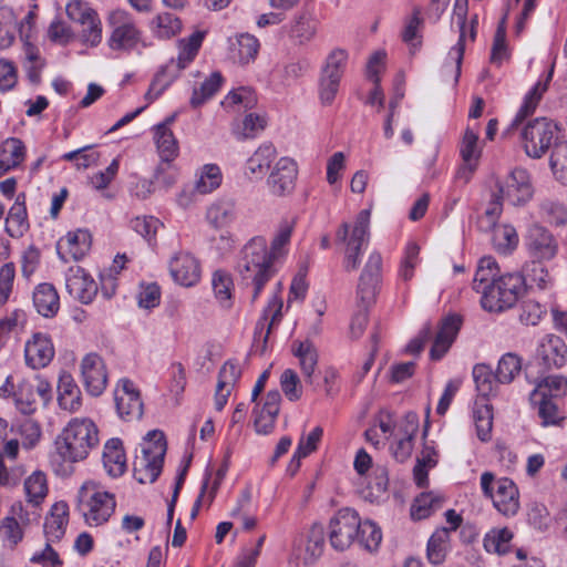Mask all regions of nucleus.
I'll use <instances>...</instances> for the list:
<instances>
[{"label": "nucleus", "mask_w": 567, "mask_h": 567, "mask_svg": "<svg viewBox=\"0 0 567 567\" xmlns=\"http://www.w3.org/2000/svg\"><path fill=\"white\" fill-rule=\"evenodd\" d=\"M359 544L369 553L379 549L382 542L381 528L371 520L360 522V529L357 536Z\"/></svg>", "instance_id": "51"}, {"label": "nucleus", "mask_w": 567, "mask_h": 567, "mask_svg": "<svg viewBox=\"0 0 567 567\" xmlns=\"http://www.w3.org/2000/svg\"><path fill=\"white\" fill-rule=\"evenodd\" d=\"M112 31L107 45L113 51L132 52L142 42V31L130 12L116 9L107 18Z\"/></svg>", "instance_id": "8"}, {"label": "nucleus", "mask_w": 567, "mask_h": 567, "mask_svg": "<svg viewBox=\"0 0 567 567\" xmlns=\"http://www.w3.org/2000/svg\"><path fill=\"white\" fill-rule=\"evenodd\" d=\"M78 511L90 526H100L113 515L115 496L96 481L84 482L78 491Z\"/></svg>", "instance_id": "5"}, {"label": "nucleus", "mask_w": 567, "mask_h": 567, "mask_svg": "<svg viewBox=\"0 0 567 567\" xmlns=\"http://www.w3.org/2000/svg\"><path fill=\"white\" fill-rule=\"evenodd\" d=\"M54 347L49 336L37 332L25 343V362L32 369L45 368L54 358Z\"/></svg>", "instance_id": "22"}, {"label": "nucleus", "mask_w": 567, "mask_h": 567, "mask_svg": "<svg viewBox=\"0 0 567 567\" xmlns=\"http://www.w3.org/2000/svg\"><path fill=\"white\" fill-rule=\"evenodd\" d=\"M212 287L215 298L223 308H230L233 302L234 281L231 275L223 269L214 271Z\"/></svg>", "instance_id": "45"}, {"label": "nucleus", "mask_w": 567, "mask_h": 567, "mask_svg": "<svg viewBox=\"0 0 567 567\" xmlns=\"http://www.w3.org/2000/svg\"><path fill=\"white\" fill-rule=\"evenodd\" d=\"M265 114L250 112L233 126V134L238 141L256 138L267 126Z\"/></svg>", "instance_id": "38"}, {"label": "nucleus", "mask_w": 567, "mask_h": 567, "mask_svg": "<svg viewBox=\"0 0 567 567\" xmlns=\"http://www.w3.org/2000/svg\"><path fill=\"white\" fill-rule=\"evenodd\" d=\"M522 359L515 353H506L498 360V383H509L519 374Z\"/></svg>", "instance_id": "62"}, {"label": "nucleus", "mask_w": 567, "mask_h": 567, "mask_svg": "<svg viewBox=\"0 0 567 567\" xmlns=\"http://www.w3.org/2000/svg\"><path fill=\"white\" fill-rule=\"evenodd\" d=\"M221 172L215 164L203 166L195 188L199 194H208L218 188L221 184Z\"/></svg>", "instance_id": "55"}, {"label": "nucleus", "mask_w": 567, "mask_h": 567, "mask_svg": "<svg viewBox=\"0 0 567 567\" xmlns=\"http://www.w3.org/2000/svg\"><path fill=\"white\" fill-rule=\"evenodd\" d=\"M117 413L125 421L138 420L143 415V402L138 390L128 379L118 381L114 391Z\"/></svg>", "instance_id": "16"}, {"label": "nucleus", "mask_w": 567, "mask_h": 567, "mask_svg": "<svg viewBox=\"0 0 567 567\" xmlns=\"http://www.w3.org/2000/svg\"><path fill=\"white\" fill-rule=\"evenodd\" d=\"M317 32L316 22L311 19L299 16L292 21L289 29V37L298 44L309 42Z\"/></svg>", "instance_id": "58"}, {"label": "nucleus", "mask_w": 567, "mask_h": 567, "mask_svg": "<svg viewBox=\"0 0 567 567\" xmlns=\"http://www.w3.org/2000/svg\"><path fill=\"white\" fill-rule=\"evenodd\" d=\"M550 80H551V72H549L544 80H539L532 87V90L526 94V96L524 99V103L519 110V113L517 114L516 118L513 121L509 128L504 132V135H508L513 128L517 127L522 117H525V116L532 114L536 110L539 101L543 97V94L548 89V83Z\"/></svg>", "instance_id": "39"}, {"label": "nucleus", "mask_w": 567, "mask_h": 567, "mask_svg": "<svg viewBox=\"0 0 567 567\" xmlns=\"http://www.w3.org/2000/svg\"><path fill=\"white\" fill-rule=\"evenodd\" d=\"M102 461L109 476L116 478L124 474L126 456L120 439H111L105 443Z\"/></svg>", "instance_id": "31"}, {"label": "nucleus", "mask_w": 567, "mask_h": 567, "mask_svg": "<svg viewBox=\"0 0 567 567\" xmlns=\"http://www.w3.org/2000/svg\"><path fill=\"white\" fill-rule=\"evenodd\" d=\"M281 309H282V301H281V299L278 298L277 296H274L269 300L267 308L264 310L261 318L256 323L255 336L261 334V332H262V330H264V328L266 326V322L268 320V317L271 316L270 321H269V323L267 326V332H266V336L264 338V342L267 341L268 336H269L272 327L280 321Z\"/></svg>", "instance_id": "57"}, {"label": "nucleus", "mask_w": 567, "mask_h": 567, "mask_svg": "<svg viewBox=\"0 0 567 567\" xmlns=\"http://www.w3.org/2000/svg\"><path fill=\"white\" fill-rule=\"evenodd\" d=\"M66 14L70 20L85 25L86 22L99 18L97 12L85 1L73 0L66 4Z\"/></svg>", "instance_id": "63"}, {"label": "nucleus", "mask_w": 567, "mask_h": 567, "mask_svg": "<svg viewBox=\"0 0 567 567\" xmlns=\"http://www.w3.org/2000/svg\"><path fill=\"white\" fill-rule=\"evenodd\" d=\"M535 357L546 369H559L567 362V344L556 334H546L538 341Z\"/></svg>", "instance_id": "18"}, {"label": "nucleus", "mask_w": 567, "mask_h": 567, "mask_svg": "<svg viewBox=\"0 0 567 567\" xmlns=\"http://www.w3.org/2000/svg\"><path fill=\"white\" fill-rule=\"evenodd\" d=\"M236 217V203L230 198L216 200L206 212L207 221L216 229L228 227Z\"/></svg>", "instance_id": "36"}, {"label": "nucleus", "mask_w": 567, "mask_h": 567, "mask_svg": "<svg viewBox=\"0 0 567 567\" xmlns=\"http://www.w3.org/2000/svg\"><path fill=\"white\" fill-rule=\"evenodd\" d=\"M154 141L161 158L155 169V177L159 179L164 171L172 168L173 161L178 155V143L171 128L167 125H156L154 127Z\"/></svg>", "instance_id": "19"}, {"label": "nucleus", "mask_w": 567, "mask_h": 567, "mask_svg": "<svg viewBox=\"0 0 567 567\" xmlns=\"http://www.w3.org/2000/svg\"><path fill=\"white\" fill-rule=\"evenodd\" d=\"M14 403L17 409L23 414H31L37 409L34 385L29 382L19 384L14 392Z\"/></svg>", "instance_id": "61"}, {"label": "nucleus", "mask_w": 567, "mask_h": 567, "mask_svg": "<svg viewBox=\"0 0 567 567\" xmlns=\"http://www.w3.org/2000/svg\"><path fill=\"white\" fill-rule=\"evenodd\" d=\"M527 247L529 254L539 260H549L557 254V244L553 235L539 225L529 228Z\"/></svg>", "instance_id": "26"}, {"label": "nucleus", "mask_w": 567, "mask_h": 567, "mask_svg": "<svg viewBox=\"0 0 567 567\" xmlns=\"http://www.w3.org/2000/svg\"><path fill=\"white\" fill-rule=\"evenodd\" d=\"M295 224V219H284L279 224L270 248L262 236L252 237L241 248L237 271L243 285L252 289V302L259 297L265 285L275 276V264L285 255Z\"/></svg>", "instance_id": "1"}, {"label": "nucleus", "mask_w": 567, "mask_h": 567, "mask_svg": "<svg viewBox=\"0 0 567 567\" xmlns=\"http://www.w3.org/2000/svg\"><path fill=\"white\" fill-rule=\"evenodd\" d=\"M461 326L462 318L458 315H450L442 319L430 351L432 360H441L445 355L454 342Z\"/></svg>", "instance_id": "23"}, {"label": "nucleus", "mask_w": 567, "mask_h": 567, "mask_svg": "<svg viewBox=\"0 0 567 567\" xmlns=\"http://www.w3.org/2000/svg\"><path fill=\"white\" fill-rule=\"evenodd\" d=\"M381 271L382 256L378 251H372L364 265L357 290L358 298L364 306H370L375 299L381 280Z\"/></svg>", "instance_id": "17"}, {"label": "nucleus", "mask_w": 567, "mask_h": 567, "mask_svg": "<svg viewBox=\"0 0 567 567\" xmlns=\"http://www.w3.org/2000/svg\"><path fill=\"white\" fill-rule=\"evenodd\" d=\"M549 164L555 178L567 185V141L555 143Z\"/></svg>", "instance_id": "53"}, {"label": "nucleus", "mask_w": 567, "mask_h": 567, "mask_svg": "<svg viewBox=\"0 0 567 567\" xmlns=\"http://www.w3.org/2000/svg\"><path fill=\"white\" fill-rule=\"evenodd\" d=\"M80 369L86 391L93 396L102 394L107 385V372L102 357L95 352L85 354Z\"/></svg>", "instance_id": "15"}, {"label": "nucleus", "mask_w": 567, "mask_h": 567, "mask_svg": "<svg viewBox=\"0 0 567 567\" xmlns=\"http://www.w3.org/2000/svg\"><path fill=\"white\" fill-rule=\"evenodd\" d=\"M567 393V379L563 375H549L537 383L530 394L533 402H538V398L554 399Z\"/></svg>", "instance_id": "42"}, {"label": "nucleus", "mask_w": 567, "mask_h": 567, "mask_svg": "<svg viewBox=\"0 0 567 567\" xmlns=\"http://www.w3.org/2000/svg\"><path fill=\"white\" fill-rule=\"evenodd\" d=\"M559 127L547 117L529 121L520 131L522 144L527 156L540 158L557 138Z\"/></svg>", "instance_id": "7"}, {"label": "nucleus", "mask_w": 567, "mask_h": 567, "mask_svg": "<svg viewBox=\"0 0 567 567\" xmlns=\"http://www.w3.org/2000/svg\"><path fill=\"white\" fill-rule=\"evenodd\" d=\"M33 305L41 316H55L60 308V298L54 286L48 282L38 285L33 291Z\"/></svg>", "instance_id": "35"}, {"label": "nucleus", "mask_w": 567, "mask_h": 567, "mask_svg": "<svg viewBox=\"0 0 567 567\" xmlns=\"http://www.w3.org/2000/svg\"><path fill=\"white\" fill-rule=\"evenodd\" d=\"M204 40V32L196 31L188 38L178 41V55L165 64L151 83L145 97L156 100L196 58Z\"/></svg>", "instance_id": "4"}, {"label": "nucleus", "mask_w": 567, "mask_h": 567, "mask_svg": "<svg viewBox=\"0 0 567 567\" xmlns=\"http://www.w3.org/2000/svg\"><path fill=\"white\" fill-rule=\"evenodd\" d=\"M169 272L175 282L184 287H192L200 279L198 260L188 252H178L169 261Z\"/></svg>", "instance_id": "21"}, {"label": "nucleus", "mask_w": 567, "mask_h": 567, "mask_svg": "<svg viewBox=\"0 0 567 567\" xmlns=\"http://www.w3.org/2000/svg\"><path fill=\"white\" fill-rule=\"evenodd\" d=\"M450 530L446 527L437 528L427 542L426 556L432 565L444 563L451 545Z\"/></svg>", "instance_id": "40"}, {"label": "nucleus", "mask_w": 567, "mask_h": 567, "mask_svg": "<svg viewBox=\"0 0 567 567\" xmlns=\"http://www.w3.org/2000/svg\"><path fill=\"white\" fill-rule=\"evenodd\" d=\"M99 444V430L87 417L72 419L56 436L55 453L51 462L55 472L61 475L72 473V464L87 457L91 450Z\"/></svg>", "instance_id": "2"}, {"label": "nucleus", "mask_w": 567, "mask_h": 567, "mask_svg": "<svg viewBox=\"0 0 567 567\" xmlns=\"http://www.w3.org/2000/svg\"><path fill=\"white\" fill-rule=\"evenodd\" d=\"M24 493L28 505L39 507L48 495L47 475L41 471L33 472L24 481Z\"/></svg>", "instance_id": "43"}, {"label": "nucleus", "mask_w": 567, "mask_h": 567, "mask_svg": "<svg viewBox=\"0 0 567 567\" xmlns=\"http://www.w3.org/2000/svg\"><path fill=\"white\" fill-rule=\"evenodd\" d=\"M276 157L277 150L271 143L261 144L247 159L248 173L256 177H262Z\"/></svg>", "instance_id": "41"}, {"label": "nucleus", "mask_w": 567, "mask_h": 567, "mask_svg": "<svg viewBox=\"0 0 567 567\" xmlns=\"http://www.w3.org/2000/svg\"><path fill=\"white\" fill-rule=\"evenodd\" d=\"M473 379L477 391L474 421L477 436L484 442L492 436L494 414L491 399L495 396L496 373L489 365L478 363L473 368Z\"/></svg>", "instance_id": "3"}, {"label": "nucleus", "mask_w": 567, "mask_h": 567, "mask_svg": "<svg viewBox=\"0 0 567 567\" xmlns=\"http://www.w3.org/2000/svg\"><path fill=\"white\" fill-rule=\"evenodd\" d=\"M221 104L224 107L238 106V111L240 107L247 111L256 106L257 96L250 87L241 86L229 92Z\"/></svg>", "instance_id": "59"}, {"label": "nucleus", "mask_w": 567, "mask_h": 567, "mask_svg": "<svg viewBox=\"0 0 567 567\" xmlns=\"http://www.w3.org/2000/svg\"><path fill=\"white\" fill-rule=\"evenodd\" d=\"M18 20L13 11L7 7L0 8V49H8L16 39Z\"/></svg>", "instance_id": "52"}, {"label": "nucleus", "mask_w": 567, "mask_h": 567, "mask_svg": "<svg viewBox=\"0 0 567 567\" xmlns=\"http://www.w3.org/2000/svg\"><path fill=\"white\" fill-rule=\"evenodd\" d=\"M326 534L324 528L321 524H313L309 530L307 545H306V557L307 563H313L323 553Z\"/></svg>", "instance_id": "56"}, {"label": "nucleus", "mask_w": 567, "mask_h": 567, "mask_svg": "<svg viewBox=\"0 0 567 567\" xmlns=\"http://www.w3.org/2000/svg\"><path fill=\"white\" fill-rule=\"evenodd\" d=\"M223 76L219 72H213L199 87H194L189 100L190 106L197 109L210 100L220 89Z\"/></svg>", "instance_id": "48"}, {"label": "nucleus", "mask_w": 567, "mask_h": 567, "mask_svg": "<svg viewBox=\"0 0 567 567\" xmlns=\"http://www.w3.org/2000/svg\"><path fill=\"white\" fill-rule=\"evenodd\" d=\"M519 245V236L516 228L504 224L498 228V255L511 256Z\"/></svg>", "instance_id": "64"}, {"label": "nucleus", "mask_w": 567, "mask_h": 567, "mask_svg": "<svg viewBox=\"0 0 567 567\" xmlns=\"http://www.w3.org/2000/svg\"><path fill=\"white\" fill-rule=\"evenodd\" d=\"M467 0H455L454 3V10H453V23L456 24V27L460 30V37L458 41L455 45L451 48L447 54V60L455 63V83L458 82V79L461 76V68H462V61L464 56L465 51V43L467 40V31H468V38L470 40H473L475 37L473 27H467L466 19H467Z\"/></svg>", "instance_id": "13"}, {"label": "nucleus", "mask_w": 567, "mask_h": 567, "mask_svg": "<svg viewBox=\"0 0 567 567\" xmlns=\"http://www.w3.org/2000/svg\"><path fill=\"white\" fill-rule=\"evenodd\" d=\"M164 461L153 460L145 455H136L134 461V477L142 484L153 483L159 476Z\"/></svg>", "instance_id": "46"}, {"label": "nucleus", "mask_w": 567, "mask_h": 567, "mask_svg": "<svg viewBox=\"0 0 567 567\" xmlns=\"http://www.w3.org/2000/svg\"><path fill=\"white\" fill-rule=\"evenodd\" d=\"M25 155V147L21 140L7 138L2 143V158L0 159V174L20 165Z\"/></svg>", "instance_id": "44"}, {"label": "nucleus", "mask_w": 567, "mask_h": 567, "mask_svg": "<svg viewBox=\"0 0 567 567\" xmlns=\"http://www.w3.org/2000/svg\"><path fill=\"white\" fill-rule=\"evenodd\" d=\"M260 49L259 40L250 33H240L230 43L231 59L240 65L254 62Z\"/></svg>", "instance_id": "32"}, {"label": "nucleus", "mask_w": 567, "mask_h": 567, "mask_svg": "<svg viewBox=\"0 0 567 567\" xmlns=\"http://www.w3.org/2000/svg\"><path fill=\"white\" fill-rule=\"evenodd\" d=\"M460 154L464 163H476L481 156V147L478 145V133L472 127L467 126L461 145H460Z\"/></svg>", "instance_id": "60"}, {"label": "nucleus", "mask_w": 567, "mask_h": 567, "mask_svg": "<svg viewBox=\"0 0 567 567\" xmlns=\"http://www.w3.org/2000/svg\"><path fill=\"white\" fill-rule=\"evenodd\" d=\"M292 353L299 360V365L308 384L315 382V371L318 365L319 354L315 344L309 340L293 341Z\"/></svg>", "instance_id": "29"}, {"label": "nucleus", "mask_w": 567, "mask_h": 567, "mask_svg": "<svg viewBox=\"0 0 567 567\" xmlns=\"http://www.w3.org/2000/svg\"><path fill=\"white\" fill-rule=\"evenodd\" d=\"M534 196V186L529 172L515 167L505 176L502 186L498 185V199L507 200L513 206H524Z\"/></svg>", "instance_id": "11"}, {"label": "nucleus", "mask_w": 567, "mask_h": 567, "mask_svg": "<svg viewBox=\"0 0 567 567\" xmlns=\"http://www.w3.org/2000/svg\"><path fill=\"white\" fill-rule=\"evenodd\" d=\"M66 290L82 303H90L97 292L95 281L80 266H72L65 276Z\"/></svg>", "instance_id": "20"}, {"label": "nucleus", "mask_w": 567, "mask_h": 567, "mask_svg": "<svg viewBox=\"0 0 567 567\" xmlns=\"http://www.w3.org/2000/svg\"><path fill=\"white\" fill-rule=\"evenodd\" d=\"M520 507L519 489L509 478H498V513L515 516Z\"/></svg>", "instance_id": "37"}, {"label": "nucleus", "mask_w": 567, "mask_h": 567, "mask_svg": "<svg viewBox=\"0 0 567 567\" xmlns=\"http://www.w3.org/2000/svg\"><path fill=\"white\" fill-rule=\"evenodd\" d=\"M152 28L157 38L171 39L181 32L182 22L175 14L164 12L154 18Z\"/></svg>", "instance_id": "50"}, {"label": "nucleus", "mask_w": 567, "mask_h": 567, "mask_svg": "<svg viewBox=\"0 0 567 567\" xmlns=\"http://www.w3.org/2000/svg\"><path fill=\"white\" fill-rule=\"evenodd\" d=\"M281 395L278 390L269 391L261 408L257 404L252 411L257 433L268 434L272 431L280 411Z\"/></svg>", "instance_id": "25"}, {"label": "nucleus", "mask_w": 567, "mask_h": 567, "mask_svg": "<svg viewBox=\"0 0 567 567\" xmlns=\"http://www.w3.org/2000/svg\"><path fill=\"white\" fill-rule=\"evenodd\" d=\"M91 234L85 229L70 231L58 243L56 249L60 258L79 260L83 258L91 248Z\"/></svg>", "instance_id": "24"}, {"label": "nucleus", "mask_w": 567, "mask_h": 567, "mask_svg": "<svg viewBox=\"0 0 567 567\" xmlns=\"http://www.w3.org/2000/svg\"><path fill=\"white\" fill-rule=\"evenodd\" d=\"M348 52L336 48L327 55L319 76V99L323 105H330L339 91L341 79L348 64Z\"/></svg>", "instance_id": "9"}, {"label": "nucleus", "mask_w": 567, "mask_h": 567, "mask_svg": "<svg viewBox=\"0 0 567 567\" xmlns=\"http://www.w3.org/2000/svg\"><path fill=\"white\" fill-rule=\"evenodd\" d=\"M241 377V368L234 360L226 361L219 370L215 392V408L221 411L226 405L231 391Z\"/></svg>", "instance_id": "27"}, {"label": "nucleus", "mask_w": 567, "mask_h": 567, "mask_svg": "<svg viewBox=\"0 0 567 567\" xmlns=\"http://www.w3.org/2000/svg\"><path fill=\"white\" fill-rule=\"evenodd\" d=\"M525 292V280L519 272L498 277V311L512 308Z\"/></svg>", "instance_id": "28"}, {"label": "nucleus", "mask_w": 567, "mask_h": 567, "mask_svg": "<svg viewBox=\"0 0 567 567\" xmlns=\"http://www.w3.org/2000/svg\"><path fill=\"white\" fill-rule=\"evenodd\" d=\"M496 260L492 256H484L480 259L473 289L481 295L480 305L483 310L493 312L496 310Z\"/></svg>", "instance_id": "12"}, {"label": "nucleus", "mask_w": 567, "mask_h": 567, "mask_svg": "<svg viewBox=\"0 0 567 567\" xmlns=\"http://www.w3.org/2000/svg\"><path fill=\"white\" fill-rule=\"evenodd\" d=\"M370 212L361 210L353 226L342 223L336 231V244L344 245L343 267L346 271H354L361 264L362 247L368 245L370 233Z\"/></svg>", "instance_id": "6"}, {"label": "nucleus", "mask_w": 567, "mask_h": 567, "mask_svg": "<svg viewBox=\"0 0 567 567\" xmlns=\"http://www.w3.org/2000/svg\"><path fill=\"white\" fill-rule=\"evenodd\" d=\"M444 498L441 495L422 493L411 506V517L414 520H421L430 517L434 512L443 506Z\"/></svg>", "instance_id": "47"}, {"label": "nucleus", "mask_w": 567, "mask_h": 567, "mask_svg": "<svg viewBox=\"0 0 567 567\" xmlns=\"http://www.w3.org/2000/svg\"><path fill=\"white\" fill-rule=\"evenodd\" d=\"M329 528L331 547L338 551H344L353 544L359 534V515L351 508H342L330 519Z\"/></svg>", "instance_id": "10"}, {"label": "nucleus", "mask_w": 567, "mask_h": 567, "mask_svg": "<svg viewBox=\"0 0 567 567\" xmlns=\"http://www.w3.org/2000/svg\"><path fill=\"white\" fill-rule=\"evenodd\" d=\"M416 431L417 416L415 414H409L405 435L399 439L391 447L392 454L396 461L404 462L411 456L413 450V437Z\"/></svg>", "instance_id": "49"}, {"label": "nucleus", "mask_w": 567, "mask_h": 567, "mask_svg": "<svg viewBox=\"0 0 567 567\" xmlns=\"http://www.w3.org/2000/svg\"><path fill=\"white\" fill-rule=\"evenodd\" d=\"M297 176V163L290 157H280L267 178L270 193L278 197L290 195L296 187Z\"/></svg>", "instance_id": "14"}, {"label": "nucleus", "mask_w": 567, "mask_h": 567, "mask_svg": "<svg viewBox=\"0 0 567 567\" xmlns=\"http://www.w3.org/2000/svg\"><path fill=\"white\" fill-rule=\"evenodd\" d=\"M29 229L25 195L19 194L6 218V231L12 238H20Z\"/></svg>", "instance_id": "34"}, {"label": "nucleus", "mask_w": 567, "mask_h": 567, "mask_svg": "<svg viewBox=\"0 0 567 567\" xmlns=\"http://www.w3.org/2000/svg\"><path fill=\"white\" fill-rule=\"evenodd\" d=\"M165 453L166 441L163 432L157 430L150 431L141 444V454L153 457V460L164 461Z\"/></svg>", "instance_id": "54"}, {"label": "nucleus", "mask_w": 567, "mask_h": 567, "mask_svg": "<svg viewBox=\"0 0 567 567\" xmlns=\"http://www.w3.org/2000/svg\"><path fill=\"white\" fill-rule=\"evenodd\" d=\"M69 523V506L65 502H56L51 507L50 514L45 518L44 535L47 542H59L65 534Z\"/></svg>", "instance_id": "30"}, {"label": "nucleus", "mask_w": 567, "mask_h": 567, "mask_svg": "<svg viewBox=\"0 0 567 567\" xmlns=\"http://www.w3.org/2000/svg\"><path fill=\"white\" fill-rule=\"evenodd\" d=\"M58 402L61 409L69 412H76L82 404L78 384L73 377L64 371L59 377Z\"/></svg>", "instance_id": "33"}]
</instances>
